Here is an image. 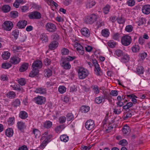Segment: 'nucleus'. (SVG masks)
Segmentation results:
<instances>
[{"label": "nucleus", "mask_w": 150, "mask_h": 150, "mask_svg": "<svg viewBox=\"0 0 150 150\" xmlns=\"http://www.w3.org/2000/svg\"><path fill=\"white\" fill-rule=\"evenodd\" d=\"M18 12L16 11H11L10 13L11 17L13 18H16L18 17Z\"/></svg>", "instance_id": "obj_52"}, {"label": "nucleus", "mask_w": 150, "mask_h": 150, "mask_svg": "<svg viewBox=\"0 0 150 150\" xmlns=\"http://www.w3.org/2000/svg\"><path fill=\"white\" fill-rule=\"evenodd\" d=\"M123 54L122 51L120 50H117L115 52V54L118 57L122 56Z\"/></svg>", "instance_id": "obj_46"}, {"label": "nucleus", "mask_w": 150, "mask_h": 150, "mask_svg": "<svg viewBox=\"0 0 150 150\" xmlns=\"http://www.w3.org/2000/svg\"><path fill=\"white\" fill-rule=\"evenodd\" d=\"M75 47L76 48L77 51H78L79 50H81L83 48V46L79 43L78 42L75 43Z\"/></svg>", "instance_id": "obj_55"}, {"label": "nucleus", "mask_w": 150, "mask_h": 150, "mask_svg": "<svg viewBox=\"0 0 150 150\" xmlns=\"http://www.w3.org/2000/svg\"><path fill=\"white\" fill-rule=\"evenodd\" d=\"M60 139L61 141L66 142L69 140V137L66 135L63 134L60 136Z\"/></svg>", "instance_id": "obj_27"}, {"label": "nucleus", "mask_w": 150, "mask_h": 150, "mask_svg": "<svg viewBox=\"0 0 150 150\" xmlns=\"http://www.w3.org/2000/svg\"><path fill=\"white\" fill-rule=\"evenodd\" d=\"M81 33L84 36L88 37L90 35V32L88 29L87 28H84L81 30Z\"/></svg>", "instance_id": "obj_16"}, {"label": "nucleus", "mask_w": 150, "mask_h": 150, "mask_svg": "<svg viewBox=\"0 0 150 150\" xmlns=\"http://www.w3.org/2000/svg\"><path fill=\"white\" fill-rule=\"evenodd\" d=\"M145 71L144 67L141 66H138L136 68V73L139 75L142 74Z\"/></svg>", "instance_id": "obj_15"}, {"label": "nucleus", "mask_w": 150, "mask_h": 150, "mask_svg": "<svg viewBox=\"0 0 150 150\" xmlns=\"http://www.w3.org/2000/svg\"><path fill=\"white\" fill-rule=\"evenodd\" d=\"M98 18V16L95 14H92L91 15L88 16L85 19L86 23L91 24L95 22Z\"/></svg>", "instance_id": "obj_4"}, {"label": "nucleus", "mask_w": 150, "mask_h": 150, "mask_svg": "<svg viewBox=\"0 0 150 150\" xmlns=\"http://www.w3.org/2000/svg\"><path fill=\"white\" fill-rule=\"evenodd\" d=\"M120 35L118 33L114 34L113 36V39L116 40H118L120 37Z\"/></svg>", "instance_id": "obj_57"}, {"label": "nucleus", "mask_w": 150, "mask_h": 150, "mask_svg": "<svg viewBox=\"0 0 150 150\" xmlns=\"http://www.w3.org/2000/svg\"><path fill=\"white\" fill-rule=\"evenodd\" d=\"M90 109V108L88 106L83 105L81 106L80 110L81 112L83 113H86L88 112Z\"/></svg>", "instance_id": "obj_28"}, {"label": "nucleus", "mask_w": 150, "mask_h": 150, "mask_svg": "<svg viewBox=\"0 0 150 150\" xmlns=\"http://www.w3.org/2000/svg\"><path fill=\"white\" fill-rule=\"evenodd\" d=\"M7 97L9 99H13L15 98L16 96L15 93L12 91L8 92L6 94Z\"/></svg>", "instance_id": "obj_25"}, {"label": "nucleus", "mask_w": 150, "mask_h": 150, "mask_svg": "<svg viewBox=\"0 0 150 150\" xmlns=\"http://www.w3.org/2000/svg\"><path fill=\"white\" fill-rule=\"evenodd\" d=\"M101 34L103 36L108 37L109 35L110 32L108 29H105L102 30Z\"/></svg>", "instance_id": "obj_32"}, {"label": "nucleus", "mask_w": 150, "mask_h": 150, "mask_svg": "<svg viewBox=\"0 0 150 150\" xmlns=\"http://www.w3.org/2000/svg\"><path fill=\"white\" fill-rule=\"evenodd\" d=\"M96 4V2L95 1H91L88 3L87 4V7L91 8L94 6Z\"/></svg>", "instance_id": "obj_47"}, {"label": "nucleus", "mask_w": 150, "mask_h": 150, "mask_svg": "<svg viewBox=\"0 0 150 150\" xmlns=\"http://www.w3.org/2000/svg\"><path fill=\"white\" fill-rule=\"evenodd\" d=\"M45 29L47 30L50 32H54L57 29L56 26L51 23H48L45 25Z\"/></svg>", "instance_id": "obj_7"}, {"label": "nucleus", "mask_w": 150, "mask_h": 150, "mask_svg": "<svg viewBox=\"0 0 150 150\" xmlns=\"http://www.w3.org/2000/svg\"><path fill=\"white\" fill-rule=\"evenodd\" d=\"M52 37L54 40L56 41L58 40L59 38V35L57 33L54 34Z\"/></svg>", "instance_id": "obj_63"}, {"label": "nucleus", "mask_w": 150, "mask_h": 150, "mask_svg": "<svg viewBox=\"0 0 150 150\" xmlns=\"http://www.w3.org/2000/svg\"><path fill=\"white\" fill-rule=\"evenodd\" d=\"M139 57L140 59L142 60H143L147 56V54L146 53L143 52L139 54Z\"/></svg>", "instance_id": "obj_50"}, {"label": "nucleus", "mask_w": 150, "mask_h": 150, "mask_svg": "<svg viewBox=\"0 0 150 150\" xmlns=\"http://www.w3.org/2000/svg\"><path fill=\"white\" fill-rule=\"evenodd\" d=\"M108 44L109 47L111 48H113L115 47L116 43V42H114L113 40H111L108 42Z\"/></svg>", "instance_id": "obj_38"}, {"label": "nucleus", "mask_w": 150, "mask_h": 150, "mask_svg": "<svg viewBox=\"0 0 150 150\" xmlns=\"http://www.w3.org/2000/svg\"><path fill=\"white\" fill-rule=\"evenodd\" d=\"M116 20L118 23L120 24H124L125 22V18L122 16L118 17L116 18Z\"/></svg>", "instance_id": "obj_33"}, {"label": "nucleus", "mask_w": 150, "mask_h": 150, "mask_svg": "<svg viewBox=\"0 0 150 150\" xmlns=\"http://www.w3.org/2000/svg\"><path fill=\"white\" fill-rule=\"evenodd\" d=\"M15 118L14 117L9 118L8 120V123L9 125H13L14 123Z\"/></svg>", "instance_id": "obj_53"}, {"label": "nucleus", "mask_w": 150, "mask_h": 150, "mask_svg": "<svg viewBox=\"0 0 150 150\" xmlns=\"http://www.w3.org/2000/svg\"><path fill=\"white\" fill-rule=\"evenodd\" d=\"M28 114L26 112L22 111L20 112L19 117L22 119H25L28 117Z\"/></svg>", "instance_id": "obj_22"}, {"label": "nucleus", "mask_w": 150, "mask_h": 150, "mask_svg": "<svg viewBox=\"0 0 150 150\" xmlns=\"http://www.w3.org/2000/svg\"><path fill=\"white\" fill-rule=\"evenodd\" d=\"M45 75L46 77H49L52 74V70L49 69H45L44 71Z\"/></svg>", "instance_id": "obj_31"}, {"label": "nucleus", "mask_w": 150, "mask_h": 150, "mask_svg": "<svg viewBox=\"0 0 150 150\" xmlns=\"http://www.w3.org/2000/svg\"><path fill=\"white\" fill-rule=\"evenodd\" d=\"M78 76L79 79H83L89 74L88 71L83 67H81L78 70Z\"/></svg>", "instance_id": "obj_2"}, {"label": "nucleus", "mask_w": 150, "mask_h": 150, "mask_svg": "<svg viewBox=\"0 0 150 150\" xmlns=\"http://www.w3.org/2000/svg\"><path fill=\"white\" fill-rule=\"evenodd\" d=\"M94 125V122L91 120L87 121L85 124L86 128L88 130H91L92 129Z\"/></svg>", "instance_id": "obj_10"}, {"label": "nucleus", "mask_w": 150, "mask_h": 150, "mask_svg": "<svg viewBox=\"0 0 150 150\" xmlns=\"http://www.w3.org/2000/svg\"><path fill=\"white\" fill-rule=\"evenodd\" d=\"M133 27L131 25H129L126 26L125 30L129 33L131 32L133 30Z\"/></svg>", "instance_id": "obj_44"}, {"label": "nucleus", "mask_w": 150, "mask_h": 150, "mask_svg": "<svg viewBox=\"0 0 150 150\" xmlns=\"http://www.w3.org/2000/svg\"><path fill=\"white\" fill-rule=\"evenodd\" d=\"M6 135L8 137H11L13 134V129L9 128L7 129L5 132Z\"/></svg>", "instance_id": "obj_19"}, {"label": "nucleus", "mask_w": 150, "mask_h": 150, "mask_svg": "<svg viewBox=\"0 0 150 150\" xmlns=\"http://www.w3.org/2000/svg\"><path fill=\"white\" fill-rule=\"evenodd\" d=\"M10 56V53L8 51H4L2 54L1 56L3 59L7 60L8 59Z\"/></svg>", "instance_id": "obj_18"}, {"label": "nucleus", "mask_w": 150, "mask_h": 150, "mask_svg": "<svg viewBox=\"0 0 150 150\" xmlns=\"http://www.w3.org/2000/svg\"><path fill=\"white\" fill-rule=\"evenodd\" d=\"M65 128V125H61L56 127L55 129V131L57 133H58L61 129H63Z\"/></svg>", "instance_id": "obj_49"}, {"label": "nucleus", "mask_w": 150, "mask_h": 150, "mask_svg": "<svg viewBox=\"0 0 150 150\" xmlns=\"http://www.w3.org/2000/svg\"><path fill=\"white\" fill-rule=\"evenodd\" d=\"M129 127L127 125H125L122 128V131L124 134H126L130 132Z\"/></svg>", "instance_id": "obj_24"}, {"label": "nucleus", "mask_w": 150, "mask_h": 150, "mask_svg": "<svg viewBox=\"0 0 150 150\" xmlns=\"http://www.w3.org/2000/svg\"><path fill=\"white\" fill-rule=\"evenodd\" d=\"M18 128L20 130H22L26 127V125L25 123L22 122H18L17 123Z\"/></svg>", "instance_id": "obj_20"}, {"label": "nucleus", "mask_w": 150, "mask_h": 150, "mask_svg": "<svg viewBox=\"0 0 150 150\" xmlns=\"http://www.w3.org/2000/svg\"><path fill=\"white\" fill-rule=\"evenodd\" d=\"M42 62L40 60H37L35 61L33 64L32 67L34 69L37 68H41L42 66Z\"/></svg>", "instance_id": "obj_11"}, {"label": "nucleus", "mask_w": 150, "mask_h": 150, "mask_svg": "<svg viewBox=\"0 0 150 150\" xmlns=\"http://www.w3.org/2000/svg\"><path fill=\"white\" fill-rule=\"evenodd\" d=\"M110 7L109 5H107V6L103 8V11L105 14L108 13L110 9Z\"/></svg>", "instance_id": "obj_54"}, {"label": "nucleus", "mask_w": 150, "mask_h": 150, "mask_svg": "<svg viewBox=\"0 0 150 150\" xmlns=\"http://www.w3.org/2000/svg\"><path fill=\"white\" fill-rule=\"evenodd\" d=\"M33 133L35 135L36 138H39L40 135V132L37 129H34L33 130Z\"/></svg>", "instance_id": "obj_34"}, {"label": "nucleus", "mask_w": 150, "mask_h": 150, "mask_svg": "<svg viewBox=\"0 0 150 150\" xmlns=\"http://www.w3.org/2000/svg\"><path fill=\"white\" fill-rule=\"evenodd\" d=\"M76 58L74 56L71 57L68 56L65 58H62L61 60V64L62 67L66 69H70L71 66L70 63L67 61H70L73 60Z\"/></svg>", "instance_id": "obj_1"}, {"label": "nucleus", "mask_w": 150, "mask_h": 150, "mask_svg": "<svg viewBox=\"0 0 150 150\" xmlns=\"http://www.w3.org/2000/svg\"><path fill=\"white\" fill-rule=\"evenodd\" d=\"M51 62L50 59L47 58L45 59L44 61V63L46 65H50Z\"/></svg>", "instance_id": "obj_64"}, {"label": "nucleus", "mask_w": 150, "mask_h": 150, "mask_svg": "<svg viewBox=\"0 0 150 150\" xmlns=\"http://www.w3.org/2000/svg\"><path fill=\"white\" fill-rule=\"evenodd\" d=\"M139 47L138 45H135L132 47V51L134 52H138L139 50Z\"/></svg>", "instance_id": "obj_48"}, {"label": "nucleus", "mask_w": 150, "mask_h": 150, "mask_svg": "<svg viewBox=\"0 0 150 150\" xmlns=\"http://www.w3.org/2000/svg\"><path fill=\"white\" fill-rule=\"evenodd\" d=\"M40 40L43 41V42H47L48 40V38L45 34H42L40 36Z\"/></svg>", "instance_id": "obj_29"}, {"label": "nucleus", "mask_w": 150, "mask_h": 150, "mask_svg": "<svg viewBox=\"0 0 150 150\" xmlns=\"http://www.w3.org/2000/svg\"><path fill=\"white\" fill-rule=\"evenodd\" d=\"M58 45V43L57 41H52L49 45V47L51 50H53L57 48Z\"/></svg>", "instance_id": "obj_14"}, {"label": "nucleus", "mask_w": 150, "mask_h": 150, "mask_svg": "<svg viewBox=\"0 0 150 150\" xmlns=\"http://www.w3.org/2000/svg\"><path fill=\"white\" fill-rule=\"evenodd\" d=\"M47 143V140L45 139L43 141L42 144L40 145V148L41 149L44 148L46 145Z\"/></svg>", "instance_id": "obj_61"}, {"label": "nucleus", "mask_w": 150, "mask_h": 150, "mask_svg": "<svg viewBox=\"0 0 150 150\" xmlns=\"http://www.w3.org/2000/svg\"><path fill=\"white\" fill-rule=\"evenodd\" d=\"M142 11L143 13L146 14H148L150 13V5H146L143 6L142 8Z\"/></svg>", "instance_id": "obj_13"}, {"label": "nucleus", "mask_w": 150, "mask_h": 150, "mask_svg": "<svg viewBox=\"0 0 150 150\" xmlns=\"http://www.w3.org/2000/svg\"><path fill=\"white\" fill-rule=\"evenodd\" d=\"M39 72L38 70L33 69V70L30 73L29 76L30 77H33L38 74Z\"/></svg>", "instance_id": "obj_26"}, {"label": "nucleus", "mask_w": 150, "mask_h": 150, "mask_svg": "<svg viewBox=\"0 0 150 150\" xmlns=\"http://www.w3.org/2000/svg\"><path fill=\"white\" fill-rule=\"evenodd\" d=\"M119 145H121L122 146H125L127 144V141L125 139H122L120 140L118 144Z\"/></svg>", "instance_id": "obj_58"}, {"label": "nucleus", "mask_w": 150, "mask_h": 150, "mask_svg": "<svg viewBox=\"0 0 150 150\" xmlns=\"http://www.w3.org/2000/svg\"><path fill=\"white\" fill-rule=\"evenodd\" d=\"M17 81L18 83L21 86L24 85L26 83L25 80L23 78H21L19 79H18Z\"/></svg>", "instance_id": "obj_39"}, {"label": "nucleus", "mask_w": 150, "mask_h": 150, "mask_svg": "<svg viewBox=\"0 0 150 150\" xmlns=\"http://www.w3.org/2000/svg\"><path fill=\"white\" fill-rule=\"evenodd\" d=\"M11 64L8 63H3L1 65V67L5 69H8L10 68L11 67Z\"/></svg>", "instance_id": "obj_41"}, {"label": "nucleus", "mask_w": 150, "mask_h": 150, "mask_svg": "<svg viewBox=\"0 0 150 150\" xmlns=\"http://www.w3.org/2000/svg\"><path fill=\"white\" fill-rule=\"evenodd\" d=\"M19 34L18 30L16 29L13 31L12 33L13 35L14 36V38L16 39H17L18 38Z\"/></svg>", "instance_id": "obj_51"}, {"label": "nucleus", "mask_w": 150, "mask_h": 150, "mask_svg": "<svg viewBox=\"0 0 150 150\" xmlns=\"http://www.w3.org/2000/svg\"><path fill=\"white\" fill-rule=\"evenodd\" d=\"M2 9L4 12L7 13L10 10L11 8L8 5H4L3 6Z\"/></svg>", "instance_id": "obj_37"}, {"label": "nucleus", "mask_w": 150, "mask_h": 150, "mask_svg": "<svg viewBox=\"0 0 150 150\" xmlns=\"http://www.w3.org/2000/svg\"><path fill=\"white\" fill-rule=\"evenodd\" d=\"M52 122L50 121H46L44 123L45 127L47 129L50 128L52 127Z\"/></svg>", "instance_id": "obj_43"}, {"label": "nucleus", "mask_w": 150, "mask_h": 150, "mask_svg": "<svg viewBox=\"0 0 150 150\" xmlns=\"http://www.w3.org/2000/svg\"><path fill=\"white\" fill-rule=\"evenodd\" d=\"M20 101L18 99H16L14 100L12 103V105L14 107H17L20 104Z\"/></svg>", "instance_id": "obj_42"}, {"label": "nucleus", "mask_w": 150, "mask_h": 150, "mask_svg": "<svg viewBox=\"0 0 150 150\" xmlns=\"http://www.w3.org/2000/svg\"><path fill=\"white\" fill-rule=\"evenodd\" d=\"M67 120V121H71L74 120V117L73 114L71 113H69L67 114L66 115Z\"/></svg>", "instance_id": "obj_35"}, {"label": "nucleus", "mask_w": 150, "mask_h": 150, "mask_svg": "<svg viewBox=\"0 0 150 150\" xmlns=\"http://www.w3.org/2000/svg\"><path fill=\"white\" fill-rule=\"evenodd\" d=\"M58 91L61 93H63L66 91V88L64 86H60L58 88Z\"/></svg>", "instance_id": "obj_40"}, {"label": "nucleus", "mask_w": 150, "mask_h": 150, "mask_svg": "<svg viewBox=\"0 0 150 150\" xmlns=\"http://www.w3.org/2000/svg\"><path fill=\"white\" fill-rule=\"evenodd\" d=\"M92 63L95 69V71L96 74L97 75L101 76L102 75L103 73L99 67V65L97 62V61L96 59L92 60Z\"/></svg>", "instance_id": "obj_5"}, {"label": "nucleus", "mask_w": 150, "mask_h": 150, "mask_svg": "<svg viewBox=\"0 0 150 150\" xmlns=\"http://www.w3.org/2000/svg\"><path fill=\"white\" fill-rule=\"evenodd\" d=\"M127 3L129 6H132L135 5V2L134 0H129Z\"/></svg>", "instance_id": "obj_56"}, {"label": "nucleus", "mask_w": 150, "mask_h": 150, "mask_svg": "<svg viewBox=\"0 0 150 150\" xmlns=\"http://www.w3.org/2000/svg\"><path fill=\"white\" fill-rule=\"evenodd\" d=\"M20 61V58L16 56L12 57L10 60V62L13 64H18Z\"/></svg>", "instance_id": "obj_17"}, {"label": "nucleus", "mask_w": 150, "mask_h": 150, "mask_svg": "<svg viewBox=\"0 0 150 150\" xmlns=\"http://www.w3.org/2000/svg\"><path fill=\"white\" fill-rule=\"evenodd\" d=\"M28 17L31 19H40L41 18V14L38 11H34L30 13Z\"/></svg>", "instance_id": "obj_6"}, {"label": "nucleus", "mask_w": 150, "mask_h": 150, "mask_svg": "<svg viewBox=\"0 0 150 150\" xmlns=\"http://www.w3.org/2000/svg\"><path fill=\"white\" fill-rule=\"evenodd\" d=\"M104 25V23L103 22L100 20L98 21L96 24V25L98 28Z\"/></svg>", "instance_id": "obj_60"}, {"label": "nucleus", "mask_w": 150, "mask_h": 150, "mask_svg": "<svg viewBox=\"0 0 150 150\" xmlns=\"http://www.w3.org/2000/svg\"><path fill=\"white\" fill-rule=\"evenodd\" d=\"M129 56L125 55L122 58L121 61L122 62L128 61L129 59Z\"/></svg>", "instance_id": "obj_59"}, {"label": "nucleus", "mask_w": 150, "mask_h": 150, "mask_svg": "<svg viewBox=\"0 0 150 150\" xmlns=\"http://www.w3.org/2000/svg\"><path fill=\"white\" fill-rule=\"evenodd\" d=\"M28 67V64L27 63H24L20 67L19 71L22 72L26 70Z\"/></svg>", "instance_id": "obj_21"}, {"label": "nucleus", "mask_w": 150, "mask_h": 150, "mask_svg": "<svg viewBox=\"0 0 150 150\" xmlns=\"http://www.w3.org/2000/svg\"><path fill=\"white\" fill-rule=\"evenodd\" d=\"M95 102L97 104H99L101 103L103 101H105V97H98L96 98L95 99Z\"/></svg>", "instance_id": "obj_23"}, {"label": "nucleus", "mask_w": 150, "mask_h": 150, "mask_svg": "<svg viewBox=\"0 0 150 150\" xmlns=\"http://www.w3.org/2000/svg\"><path fill=\"white\" fill-rule=\"evenodd\" d=\"M61 54L62 55H67L69 53V50L66 48L64 47L61 50Z\"/></svg>", "instance_id": "obj_30"}, {"label": "nucleus", "mask_w": 150, "mask_h": 150, "mask_svg": "<svg viewBox=\"0 0 150 150\" xmlns=\"http://www.w3.org/2000/svg\"><path fill=\"white\" fill-rule=\"evenodd\" d=\"M34 99L36 103L40 105L44 104L46 101L45 98L42 96H38L35 98Z\"/></svg>", "instance_id": "obj_9"}, {"label": "nucleus", "mask_w": 150, "mask_h": 150, "mask_svg": "<svg viewBox=\"0 0 150 150\" xmlns=\"http://www.w3.org/2000/svg\"><path fill=\"white\" fill-rule=\"evenodd\" d=\"M91 88L96 94H98L99 93V88L97 86L93 85L92 86Z\"/></svg>", "instance_id": "obj_45"}, {"label": "nucleus", "mask_w": 150, "mask_h": 150, "mask_svg": "<svg viewBox=\"0 0 150 150\" xmlns=\"http://www.w3.org/2000/svg\"><path fill=\"white\" fill-rule=\"evenodd\" d=\"M2 27L5 30L7 31H10L13 27V24L10 21H6L4 22Z\"/></svg>", "instance_id": "obj_8"}, {"label": "nucleus", "mask_w": 150, "mask_h": 150, "mask_svg": "<svg viewBox=\"0 0 150 150\" xmlns=\"http://www.w3.org/2000/svg\"><path fill=\"white\" fill-rule=\"evenodd\" d=\"M27 24V21L25 20H23L19 21L17 23L16 25L18 28L22 29L24 28Z\"/></svg>", "instance_id": "obj_12"}, {"label": "nucleus", "mask_w": 150, "mask_h": 150, "mask_svg": "<svg viewBox=\"0 0 150 150\" xmlns=\"http://www.w3.org/2000/svg\"><path fill=\"white\" fill-rule=\"evenodd\" d=\"M35 92L37 93L45 94L46 93V90L44 88H38L36 89Z\"/></svg>", "instance_id": "obj_36"}, {"label": "nucleus", "mask_w": 150, "mask_h": 150, "mask_svg": "<svg viewBox=\"0 0 150 150\" xmlns=\"http://www.w3.org/2000/svg\"><path fill=\"white\" fill-rule=\"evenodd\" d=\"M132 39L131 37L128 35L123 36L121 38V42L122 45L125 46L129 45L131 43Z\"/></svg>", "instance_id": "obj_3"}, {"label": "nucleus", "mask_w": 150, "mask_h": 150, "mask_svg": "<svg viewBox=\"0 0 150 150\" xmlns=\"http://www.w3.org/2000/svg\"><path fill=\"white\" fill-rule=\"evenodd\" d=\"M66 120V118L64 116L60 117L59 119V123H63L65 122Z\"/></svg>", "instance_id": "obj_62"}]
</instances>
